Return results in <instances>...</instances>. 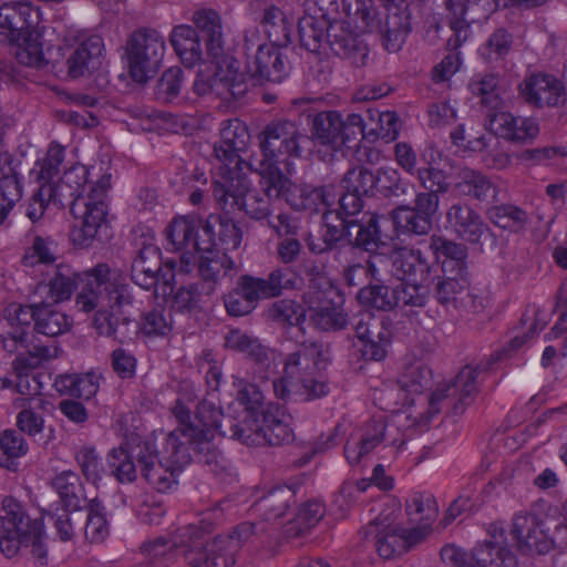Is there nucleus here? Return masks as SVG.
I'll use <instances>...</instances> for the list:
<instances>
[{
	"instance_id": "nucleus-36",
	"label": "nucleus",
	"mask_w": 567,
	"mask_h": 567,
	"mask_svg": "<svg viewBox=\"0 0 567 567\" xmlns=\"http://www.w3.org/2000/svg\"><path fill=\"white\" fill-rule=\"evenodd\" d=\"M386 425L382 420H373L363 429L360 439L349 441L344 455L350 464H358L361 458L373 451L385 437Z\"/></svg>"
},
{
	"instance_id": "nucleus-20",
	"label": "nucleus",
	"mask_w": 567,
	"mask_h": 567,
	"mask_svg": "<svg viewBox=\"0 0 567 567\" xmlns=\"http://www.w3.org/2000/svg\"><path fill=\"white\" fill-rule=\"evenodd\" d=\"M302 134L296 123L277 121L268 124L260 136V161L280 163L288 157H299ZM259 161V158H256Z\"/></svg>"
},
{
	"instance_id": "nucleus-59",
	"label": "nucleus",
	"mask_w": 567,
	"mask_h": 567,
	"mask_svg": "<svg viewBox=\"0 0 567 567\" xmlns=\"http://www.w3.org/2000/svg\"><path fill=\"white\" fill-rule=\"evenodd\" d=\"M358 297L362 303L379 310H391L398 307L394 287L390 288L382 285H372L362 288Z\"/></svg>"
},
{
	"instance_id": "nucleus-8",
	"label": "nucleus",
	"mask_w": 567,
	"mask_h": 567,
	"mask_svg": "<svg viewBox=\"0 0 567 567\" xmlns=\"http://www.w3.org/2000/svg\"><path fill=\"white\" fill-rule=\"evenodd\" d=\"M208 56L209 63L197 72L194 92L199 96L215 95L226 101L244 96L248 90V74L241 70L240 62L224 48Z\"/></svg>"
},
{
	"instance_id": "nucleus-25",
	"label": "nucleus",
	"mask_w": 567,
	"mask_h": 567,
	"mask_svg": "<svg viewBox=\"0 0 567 567\" xmlns=\"http://www.w3.org/2000/svg\"><path fill=\"white\" fill-rule=\"evenodd\" d=\"M364 535L365 537L373 536L378 554L382 558L391 559L423 540L425 538V530L411 529L408 532L396 525H388L380 529L379 524L373 523L367 527Z\"/></svg>"
},
{
	"instance_id": "nucleus-17",
	"label": "nucleus",
	"mask_w": 567,
	"mask_h": 567,
	"mask_svg": "<svg viewBox=\"0 0 567 567\" xmlns=\"http://www.w3.org/2000/svg\"><path fill=\"white\" fill-rule=\"evenodd\" d=\"M305 301L311 322L323 331L339 330L348 320L342 309V297L336 287L322 276L311 280Z\"/></svg>"
},
{
	"instance_id": "nucleus-14",
	"label": "nucleus",
	"mask_w": 567,
	"mask_h": 567,
	"mask_svg": "<svg viewBox=\"0 0 567 567\" xmlns=\"http://www.w3.org/2000/svg\"><path fill=\"white\" fill-rule=\"evenodd\" d=\"M478 370L472 367L463 368L456 375L454 383L437 388L429 398V409L425 413L413 412L409 414L403 412L398 415L399 419L412 417L413 425L426 424L435 414L440 412V403L449 401L456 413H462L466 406L473 403L478 391L477 383Z\"/></svg>"
},
{
	"instance_id": "nucleus-4",
	"label": "nucleus",
	"mask_w": 567,
	"mask_h": 567,
	"mask_svg": "<svg viewBox=\"0 0 567 567\" xmlns=\"http://www.w3.org/2000/svg\"><path fill=\"white\" fill-rule=\"evenodd\" d=\"M411 1L380 0L383 8L380 13L373 0H342V10L357 32H379L384 49L394 53L402 49L412 30Z\"/></svg>"
},
{
	"instance_id": "nucleus-40",
	"label": "nucleus",
	"mask_w": 567,
	"mask_h": 567,
	"mask_svg": "<svg viewBox=\"0 0 567 567\" xmlns=\"http://www.w3.org/2000/svg\"><path fill=\"white\" fill-rule=\"evenodd\" d=\"M225 344L227 348L251 358L256 363L265 364L267 369L270 368L271 362L275 359V353L264 347L258 339L238 329L231 330L227 333L225 337Z\"/></svg>"
},
{
	"instance_id": "nucleus-39",
	"label": "nucleus",
	"mask_w": 567,
	"mask_h": 567,
	"mask_svg": "<svg viewBox=\"0 0 567 567\" xmlns=\"http://www.w3.org/2000/svg\"><path fill=\"white\" fill-rule=\"evenodd\" d=\"M193 23L206 38L207 54H217L224 48L223 21L217 11L208 8L193 13Z\"/></svg>"
},
{
	"instance_id": "nucleus-6",
	"label": "nucleus",
	"mask_w": 567,
	"mask_h": 567,
	"mask_svg": "<svg viewBox=\"0 0 567 567\" xmlns=\"http://www.w3.org/2000/svg\"><path fill=\"white\" fill-rule=\"evenodd\" d=\"M137 461L144 480L156 491L165 493L177 484V475L190 461V447L179 439L178 432H169L162 442V450L155 441L137 444Z\"/></svg>"
},
{
	"instance_id": "nucleus-60",
	"label": "nucleus",
	"mask_w": 567,
	"mask_h": 567,
	"mask_svg": "<svg viewBox=\"0 0 567 567\" xmlns=\"http://www.w3.org/2000/svg\"><path fill=\"white\" fill-rule=\"evenodd\" d=\"M79 483V476L72 471H63L52 481L53 488L66 508H78L80 506Z\"/></svg>"
},
{
	"instance_id": "nucleus-45",
	"label": "nucleus",
	"mask_w": 567,
	"mask_h": 567,
	"mask_svg": "<svg viewBox=\"0 0 567 567\" xmlns=\"http://www.w3.org/2000/svg\"><path fill=\"white\" fill-rule=\"evenodd\" d=\"M259 298L249 284L247 276L239 278L237 286L225 297L227 312L234 317H241L250 313Z\"/></svg>"
},
{
	"instance_id": "nucleus-15",
	"label": "nucleus",
	"mask_w": 567,
	"mask_h": 567,
	"mask_svg": "<svg viewBox=\"0 0 567 567\" xmlns=\"http://www.w3.org/2000/svg\"><path fill=\"white\" fill-rule=\"evenodd\" d=\"M364 131L360 114L352 113L346 118L334 110L317 113L311 121V138L316 145L331 152H341Z\"/></svg>"
},
{
	"instance_id": "nucleus-53",
	"label": "nucleus",
	"mask_w": 567,
	"mask_h": 567,
	"mask_svg": "<svg viewBox=\"0 0 567 567\" xmlns=\"http://www.w3.org/2000/svg\"><path fill=\"white\" fill-rule=\"evenodd\" d=\"M293 501V492L289 487H277L271 489L257 503V509L265 514L267 519L282 517Z\"/></svg>"
},
{
	"instance_id": "nucleus-55",
	"label": "nucleus",
	"mask_w": 567,
	"mask_h": 567,
	"mask_svg": "<svg viewBox=\"0 0 567 567\" xmlns=\"http://www.w3.org/2000/svg\"><path fill=\"white\" fill-rule=\"evenodd\" d=\"M371 121H375L377 126L367 131L364 124L363 133H360L364 138H381L385 142L394 141L401 127L400 120L394 112H370Z\"/></svg>"
},
{
	"instance_id": "nucleus-57",
	"label": "nucleus",
	"mask_w": 567,
	"mask_h": 567,
	"mask_svg": "<svg viewBox=\"0 0 567 567\" xmlns=\"http://www.w3.org/2000/svg\"><path fill=\"white\" fill-rule=\"evenodd\" d=\"M392 221L398 229L415 235L427 234L432 228V221L430 219L408 206L395 208L392 212Z\"/></svg>"
},
{
	"instance_id": "nucleus-9",
	"label": "nucleus",
	"mask_w": 567,
	"mask_h": 567,
	"mask_svg": "<svg viewBox=\"0 0 567 567\" xmlns=\"http://www.w3.org/2000/svg\"><path fill=\"white\" fill-rule=\"evenodd\" d=\"M44 526L41 519H31L21 503L11 496L2 501L0 514V548L6 557H14L22 547L42 556Z\"/></svg>"
},
{
	"instance_id": "nucleus-5",
	"label": "nucleus",
	"mask_w": 567,
	"mask_h": 567,
	"mask_svg": "<svg viewBox=\"0 0 567 567\" xmlns=\"http://www.w3.org/2000/svg\"><path fill=\"white\" fill-rule=\"evenodd\" d=\"M346 23L351 25L349 19L346 22H331L318 8L312 12L306 11L298 24L301 45L313 53L331 51L342 59L350 60L352 64H364L367 48L359 44L357 35L346 28Z\"/></svg>"
},
{
	"instance_id": "nucleus-16",
	"label": "nucleus",
	"mask_w": 567,
	"mask_h": 567,
	"mask_svg": "<svg viewBox=\"0 0 567 567\" xmlns=\"http://www.w3.org/2000/svg\"><path fill=\"white\" fill-rule=\"evenodd\" d=\"M219 138L214 143L216 178L243 172L247 168L248 159H244L250 143L247 125L238 118L224 120L219 124Z\"/></svg>"
},
{
	"instance_id": "nucleus-27",
	"label": "nucleus",
	"mask_w": 567,
	"mask_h": 567,
	"mask_svg": "<svg viewBox=\"0 0 567 567\" xmlns=\"http://www.w3.org/2000/svg\"><path fill=\"white\" fill-rule=\"evenodd\" d=\"M489 128L496 136L517 144L532 143L539 134L536 118L509 112L495 113L489 120Z\"/></svg>"
},
{
	"instance_id": "nucleus-3",
	"label": "nucleus",
	"mask_w": 567,
	"mask_h": 567,
	"mask_svg": "<svg viewBox=\"0 0 567 567\" xmlns=\"http://www.w3.org/2000/svg\"><path fill=\"white\" fill-rule=\"evenodd\" d=\"M328 351L322 344L303 343L285 363L284 375L272 382L275 395L284 401H311L324 396L329 386L323 374Z\"/></svg>"
},
{
	"instance_id": "nucleus-18",
	"label": "nucleus",
	"mask_w": 567,
	"mask_h": 567,
	"mask_svg": "<svg viewBox=\"0 0 567 567\" xmlns=\"http://www.w3.org/2000/svg\"><path fill=\"white\" fill-rule=\"evenodd\" d=\"M69 79L87 78L100 69L104 43L101 37L82 30H69L61 48Z\"/></svg>"
},
{
	"instance_id": "nucleus-31",
	"label": "nucleus",
	"mask_w": 567,
	"mask_h": 567,
	"mask_svg": "<svg viewBox=\"0 0 567 567\" xmlns=\"http://www.w3.org/2000/svg\"><path fill=\"white\" fill-rule=\"evenodd\" d=\"M203 233L208 237L204 246H209V250L218 247L224 251H233L238 249L243 241L239 225L234 219L221 215L208 216L203 226Z\"/></svg>"
},
{
	"instance_id": "nucleus-1",
	"label": "nucleus",
	"mask_w": 567,
	"mask_h": 567,
	"mask_svg": "<svg viewBox=\"0 0 567 567\" xmlns=\"http://www.w3.org/2000/svg\"><path fill=\"white\" fill-rule=\"evenodd\" d=\"M48 288L53 302L69 300L74 292V309L92 315L91 324L97 334L114 337L126 310L133 307L134 296L123 276L107 264L100 262L81 272L59 267Z\"/></svg>"
},
{
	"instance_id": "nucleus-21",
	"label": "nucleus",
	"mask_w": 567,
	"mask_h": 567,
	"mask_svg": "<svg viewBox=\"0 0 567 567\" xmlns=\"http://www.w3.org/2000/svg\"><path fill=\"white\" fill-rule=\"evenodd\" d=\"M198 220L192 216L175 217L166 228V237L176 250H184L178 264L179 274H189L196 268L199 250H209L204 240H198Z\"/></svg>"
},
{
	"instance_id": "nucleus-62",
	"label": "nucleus",
	"mask_w": 567,
	"mask_h": 567,
	"mask_svg": "<svg viewBox=\"0 0 567 567\" xmlns=\"http://www.w3.org/2000/svg\"><path fill=\"white\" fill-rule=\"evenodd\" d=\"M377 184V176L364 167L348 171L341 181L340 188L362 196L369 195Z\"/></svg>"
},
{
	"instance_id": "nucleus-43",
	"label": "nucleus",
	"mask_w": 567,
	"mask_h": 567,
	"mask_svg": "<svg viewBox=\"0 0 567 567\" xmlns=\"http://www.w3.org/2000/svg\"><path fill=\"white\" fill-rule=\"evenodd\" d=\"M465 6L467 10L461 25H453L454 16L449 11L451 28L455 32V38L449 40V45L454 48L460 47L464 41H466L468 37L470 22L480 20L481 18H486L496 10L499 3L496 0H467Z\"/></svg>"
},
{
	"instance_id": "nucleus-11",
	"label": "nucleus",
	"mask_w": 567,
	"mask_h": 567,
	"mask_svg": "<svg viewBox=\"0 0 567 567\" xmlns=\"http://www.w3.org/2000/svg\"><path fill=\"white\" fill-rule=\"evenodd\" d=\"M291 415L279 405L267 404L266 410L257 413L243 424L231 425V435L246 445H281L293 440Z\"/></svg>"
},
{
	"instance_id": "nucleus-46",
	"label": "nucleus",
	"mask_w": 567,
	"mask_h": 567,
	"mask_svg": "<svg viewBox=\"0 0 567 567\" xmlns=\"http://www.w3.org/2000/svg\"><path fill=\"white\" fill-rule=\"evenodd\" d=\"M72 319L64 312L53 309L50 306H35L34 328L38 332L56 337L70 330Z\"/></svg>"
},
{
	"instance_id": "nucleus-35",
	"label": "nucleus",
	"mask_w": 567,
	"mask_h": 567,
	"mask_svg": "<svg viewBox=\"0 0 567 567\" xmlns=\"http://www.w3.org/2000/svg\"><path fill=\"white\" fill-rule=\"evenodd\" d=\"M169 42L187 68L195 66L203 60V49L197 30L188 24H179L173 28Z\"/></svg>"
},
{
	"instance_id": "nucleus-10",
	"label": "nucleus",
	"mask_w": 567,
	"mask_h": 567,
	"mask_svg": "<svg viewBox=\"0 0 567 567\" xmlns=\"http://www.w3.org/2000/svg\"><path fill=\"white\" fill-rule=\"evenodd\" d=\"M213 195L221 209L238 210L255 220L268 218L271 212L270 199L251 187L246 171L215 178Z\"/></svg>"
},
{
	"instance_id": "nucleus-22",
	"label": "nucleus",
	"mask_w": 567,
	"mask_h": 567,
	"mask_svg": "<svg viewBox=\"0 0 567 567\" xmlns=\"http://www.w3.org/2000/svg\"><path fill=\"white\" fill-rule=\"evenodd\" d=\"M519 96L537 109L557 107L565 102L566 86L553 74L533 72L527 74L517 86Z\"/></svg>"
},
{
	"instance_id": "nucleus-38",
	"label": "nucleus",
	"mask_w": 567,
	"mask_h": 567,
	"mask_svg": "<svg viewBox=\"0 0 567 567\" xmlns=\"http://www.w3.org/2000/svg\"><path fill=\"white\" fill-rule=\"evenodd\" d=\"M12 404L19 410L16 424L21 432L34 436L43 431L44 417L42 411L47 405L44 398L14 399Z\"/></svg>"
},
{
	"instance_id": "nucleus-48",
	"label": "nucleus",
	"mask_w": 567,
	"mask_h": 567,
	"mask_svg": "<svg viewBox=\"0 0 567 567\" xmlns=\"http://www.w3.org/2000/svg\"><path fill=\"white\" fill-rule=\"evenodd\" d=\"M456 178L454 187L462 195L483 200L493 190V183L476 169L462 167Z\"/></svg>"
},
{
	"instance_id": "nucleus-64",
	"label": "nucleus",
	"mask_w": 567,
	"mask_h": 567,
	"mask_svg": "<svg viewBox=\"0 0 567 567\" xmlns=\"http://www.w3.org/2000/svg\"><path fill=\"white\" fill-rule=\"evenodd\" d=\"M247 279L259 299L277 297L285 288V274L280 269H275L267 278L247 276Z\"/></svg>"
},
{
	"instance_id": "nucleus-52",
	"label": "nucleus",
	"mask_w": 567,
	"mask_h": 567,
	"mask_svg": "<svg viewBox=\"0 0 567 567\" xmlns=\"http://www.w3.org/2000/svg\"><path fill=\"white\" fill-rule=\"evenodd\" d=\"M255 534V525L246 522L237 526L230 536H217L213 539L207 538V543H216L223 539V543L216 546V557L224 558L226 565L234 564V553L240 545L247 542Z\"/></svg>"
},
{
	"instance_id": "nucleus-49",
	"label": "nucleus",
	"mask_w": 567,
	"mask_h": 567,
	"mask_svg": "<svg viewBox=\"0 0 567 567\" xmlns=\"http://www.w3.org/2000/svg\"><path fill=\"white\" fill-rule=\"evenodd\" d=\"M64 158V148L59 144H51L47 154L39 159L30 172V177L38 184L53 185L52 181L58 175Z\"/></svg>"
},
{
	"instance_id": "nucleus-63",
	"label": "nucleus",
	"mask_w": 567,
	"mask_h": 567,
	"mask_svg": "<svg viewBox=\"0 0 567 567\" xmlns=\"http://www.w3.org/2000/svg\"><path fill=\"white\" fill-rule=\"evenodd\" d=\"M268 317L282 324H298L307 315V309H301L295 301L282 299L274 302L268 308Z\"/></svg>"
},
{
	"instance_id": "nucleus-34",
	"label": "nucleus",
	"mask_w": 567,
	"mask_h": 567,
	"mask_svg": "<svg viewBox=\"0 0 567 567\" xmlns=\"http://www.w3.org/2000/svg\"><path fill=\"white\" fill-rule=\"evenodd\" d=\"M337 194L333 185L311 187L295 185L288 193L287 203L298 210L318 212L321 206L331 207L336 204Z\"/></svg>"
},
{
	"instance_id": "nucleus-58",
	"label": "nucleus",
	"mask_w": 567,
	"mask_h": 567,
	"mask_svg": "<svg viewBox=\"0 0 567 567\" xmlns=\"http://www.w3.org/2000/svg\"><path fill=\"white\" fill-rule=\"evenodd\" d=\"M473 95L481 97V102L489 107H496L501 101L499 78L496 74L485 73L475 75L468 83Z\"/></svg>"
},
{
	"instance_id": "nucleus-50",
	"label": "nucleus",
	"mask_w": 567,
	"mask_h": 567,
	"mask_svg": "<svg viewBox=\"0 0 567 567\" xmlns=\"http://www.w3.org/2000/svg\"><path fill=\"white\" fill-rule=\"evenodd\" d=\"M137 445L131 447L128 444L113 449L109 454V465L113 475L121 483H131L137 476L134 458L136 456Z\"/></svg>"
},
{
	"instance_id": "nucleus-29",
	"label": "nucleus",
	"mask_w": 567,
	"mask_h": 567,
	"mask_svg": "<svg viewBox=\"0 0 567 567\" xmlns=\"http://www.w3.org/2000/svg\"><path fill=\"white\" fill-rule=\"evenodd\" d=\"M355 347L367 360H381L385 355L383 322L370 311L361 312L354 323Z\"/></svg>"
},
{
	"instance_id": "nucleus-54",
	"label": "nucleus",
	"mask_w": 567,
	"mask_h": 567,
	"mask_svg": "<svg viewBox=\"0 0 567 567\" xmlns=\"http://www.w3.org/2000/svg\"><path fill=\"white\" fill-rule=\"evenodd\" d=\"M432 372L421 360L406 363L399 377V385L410 393H421L431 384Z\"/></svg>"
},
{
	"instance_id": "nucleus-13",
	"label": "nucleus",
	"mask_w": 567,
	"mask_h": 567,
	"mask_svg": "<svg viewBox=\"0 0 567 567\" xmlns=\"http://www.w3.org/2000/svg\"><path fill=\"white\" fill-rule=\"evenodd\" d=\"M558 514V507L545 502L535 504L528 512L513 517L511 534L518 550L524 554H545L551 548L548 536V520Z\"/></svg>"
},
{
	"instance_id": "nucleus-19",
	"label": "nucleus",
	"mask_w": 567,
	"mask_h": 567,
	"mask_svg": "<svg viewBox=\"0 0 567 567\" xmlns=\"http://www.w3.org/2000/svg\"><path fill=\"white\" fill-rule=\"evenodd\" d=\"M206 544L207 532L200 526L187 525L178 528L169 538H156L143 548L152 567H172L177 563L179 551L186 558V554H196Z\"/></svg>"
},
{
	"instance_id": "nucleus-44",
	"label": "nucleus",
	"mask_w": 567,
	"mask_h": 567,
	"mask_svg": "<svg viewBox=\"0 0 567 567\" xmlns=\"http://www.w3.org/2000/svg\"><path fill=\"white\" fill-rule=\"evenodd\" d=\"M406 513L412 522L420 526L414 529H424L425 537L431 532V525L436 519L439 507L432 494L415 493L406 504Z\"/></svg>"
},
{
	"instance_id": "nucleus-33",
	"label": "nucleus",
	"mask_w": 567,
	"mask_h": 567,
	"mask_svg": "<svg viewBox=\"0 0 567 567\" xmlns=\"http://www.w3.org/2000/svg\"><path fill=\"white\" fill-rule=\"evenodd\" d=\"M443 158L442 152L430 145L422 153L423 166L419 167L415 177L420 185L432 193L444 194L450 189V181L447 174L441 169L440 162Z\"/></svg>"
},
{
	"instance_id": "nucleus-56",
	"label": "nucleus",
	"mask_w": 567,
	"mask_h": 567,
	"mask_svg": "<svg viewBox=\"0 0 567 567\" xmlns=\"http://www.w3.org/2000/svg\"><path fill=\"white\" fill-rule=\"evenodd\" d=\"M430 248L437 259L445 257L450 261H443L444 271L447 267L455 262L457 271L464 272V260L467 256L466 248L464 245L454 243L442 236H432L430 241Z\"/></svg>"
},
{
	"instance_id": "nucleus-30",
	"label": "nucleus",
	"mask_w": 567,
	"mask_h": 567,
	"mask_svg": "<svg viewBox=\"0 0 567 567\" xmlns=\"http://www.w3.org/2000/svg\"><path fill=\"white\" fill-rule=\"evenodd\" d=\"M38 12L27 2L4 3L0 7V41L16 42L33 25Z\"/></svg>"
},
{
	"instance_id": "nucleus-26",
	"label": "nucleus",
	"mask_w": 567,
	"mask_h": 567,
	"mask_svg": "<svg viewBox=\"0 0 567 567\" xmlns=\"http://www.w3.org/2000/svg\"><path fill=\"white\" fill-rule=\"evenodd\" d=\"M272 41L259 44L254 61L248 64L251 76L271 82H280L289 72V61L284 48Z\"/></svg>"
},
{
	"instance_id": "nucleus-42",
	"label": "nucleus",
	"mask_w": 567,
	"mask_h": 567,
	"mask_svg": "<svg viewBox=\"0 0 567 567\" xmlns=\"http://www.w3.org/2000/svg\"><path fill=\"white\" fill-rule=\"evenodd\" d=\"M196 258L202 278L212 284L209 290H213L215 285L230 271H236L235 262L226 254L219 256L213 249L199 250Z\"/></svg>"
},
{
	"instance_id": "nucleus-2",
	"label": "nucleus",
	"mask_w": 567,
	"mask_h": 567,
	"mask_svg": "<svg viewBox=\"0 0 567 567\" xmlns=\"http://www.w3.org/2000/svg\"><path fill=\"white\" fill-rule=\"evenodd\" d=\"M110 187L111 174L97 173L94 167L90 169L82 164L73 165L63 173L58 187H38L29 202L27 216L37 221L58 196L70 197V210L74 219L71 239L76 246L89 247L106 221Z\"/></svg>"
},
{
	"instance_id": "nucleus-47",
	"label": "nucleus",
	"mask_w": 567,
	"mask_h": 567,
	"mask_svg": "<svg viewBox=\"0 0 567 567\" xmlns=\"http://www.w3.org/2000/svg\"><path fill=\"white\" fill-rule=\"evenodd\" d=\"M261 23L266 29L269 41L277 44H289L291 35V22L287 14L277 6L265 7Z\"/></svg>"
},
{
	"instance_id": "nucleus-28",
	"label": "nucleus",
	"mask_w": 567,
	"mask_h": 567,
	"mask_svg": "<svg viewBox=\"0 0 567 567\" xmlns=\"http://www.w3.org/2000/svg\"><path fill=\"white\" fill-rule=\"evenodd\" d=\"M446 220L461 239L478 244L489 235V227L468 204L455 203L446 212Z\"/></svg>"
},
{
	"instance_id": "nucleus-7",
	"label": "nucleus",
	"mask_w": 567,
	"mask_h": 567,
	"mask_svg": "<svg viewBox=\"0 0 567 567\" xmlns=\"http://www.w3.org/2000/svg\"><path fill=\"white\" fill-rule=\"evenodd\" d=\"M172 412L178 421V426L173 432H178L179 439L185 441L203 462L212 463L217 456L214 440L221 429V411L213 402L204 400L197 406L196 423H192L189 404L178 399Z\"/></svg>"
},
{
	"instance_id": "nucleus-24",
	"label": "nucleus",
	"mask_w": 567,
	"mask_h": 567,
	"mask_svg": "<svg viewBox=\"0 0 567 567\" xmlns=\"http://www.w3.org/2000/svg\"><path fill=\"white\" fill-rule=\"evenodd\" d=\"M35 322V306L11 303L0 321V339L6 351L12 353L28 347L31 322Z\"/></svg>"
},
{
	"instance_id": "nucleus-37",
	"label": "nucleus",
	"mask_w": 567,
	"mask_h": 567,
	"mask_svg": "<svg viewBox=\"0 0 567 567\" xmlns=\"http://www.w3.org/2000/svg\"><path fill=\"white\" fill-rule=\"evenodd\" d=\"M392 275L400 280H415L417 277L425 281L429 266L419 250L400 248L391 255Z\"/></svg>"
},
{
	"instance_id": "nucleus-51",
	"label": "nucleus",
	"mask_w": 567,
	"mask_h": 567,
	"mask_svg": "<svg viewBox=\"0 0 567 567\" xmlns=\"http://www.w3.org/2000/svg\"><path fill=\"white\" fill-rule=\"evenodd\" d=\"M472 555L473 567H511L514 561L509 549L493 542L476 546Z\"/></svg>"
},
{
	"instance_id": "nucleus-23",
	"label": "nucleus",
	"mask_w": 567,
	"mask_h": 567,
	"mask_svg": "<svg viewBox=\"0 0 567 567\" xmlns=\"http://www.w3.org/2000/svg\"><path fill=\"white\" fill-rule=\"evenodd\" d=\"M166 270L162 268L161 251L153 245L144 246L132 262L131 278L143 289L154 288L159 280L165 285H171L178 272V266L175 261L168 260L165 264Z\"/></svg>"
},
{
	"instance_id": "nucleus-61",
	"label": "nucleus",
	"mask_w": 567,
	"mask_h": 567,
	"mask_svg": "<svg viewBox=\"0 0 567 567\" xmlns=\"http://www.w3.org/2000/svg\"><path fill=\"white\" fill-rule=\"evenodd\" d=\"M395 288V299H398V307H424L427 299V289L423 285L424 281L420 279V282L415 280H401Z\"/></svg>"
},
{
	"instance_id": "nucleus-32",
	"label": "nucleus",
	"mask_w": 567,
	"mask_h": 567,
	"mask_svg": "<svg viewBox=\"0 0 567 567\" xmlns=\"http://www.w3.org/2000/svg\"><path fill=\"white\" fill-rule=\"evenodd\" d=\"M245 171L255 172L260 176V186L269 199L280 197L287 199L288 193L293 187V183L281 172L278 163L257 161L250 156Z\"/></svg>"
},
{
	"instance_id": "nucleus-41",
	"label": "nucleus",
	"mask_w": 567,
	"mask_h": 567,
	"mask_svg": "<svg viewBox=\"0 0 567 567\" xmlns=\"http://www.w3.org/2000/svg\"><path fill=\"white\" fill-rule=\"evenodd\" d=\"M101 375L90 371L59 375L55 379V388L59 392L89 400L94 396L100 388Z\"/></svg>"
},
{
	"instance_id": "nucleus-12",
	"label": "nucleus",
	"mask_w": 567,
	"mask_h": 567,
	"mask_svg": "<svg viewBox=\"0 0 567 567\" xmlns=\"http://www.w3.org/2000/svg\"><path fill=\"white\" fill-rule=\"evenodd\" d=\"M166 52L164 35L150 28L135 30L125 44V61L130 76L145 83L159 70Z\"/></svg>"
}]
</instances>
